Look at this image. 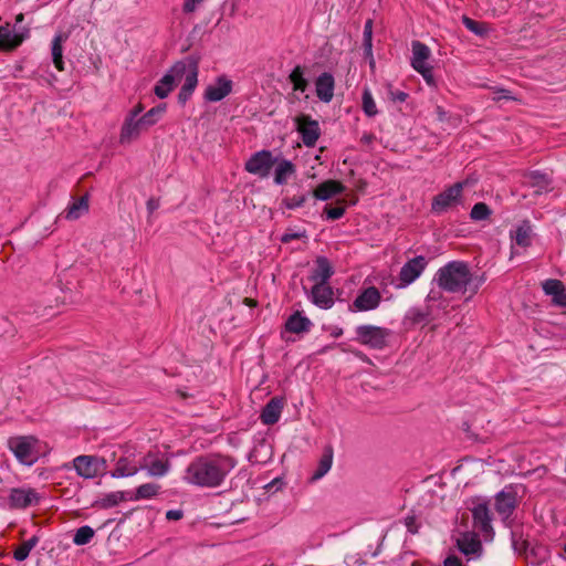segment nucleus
Here are the masks:
<instances>
[{
    "label": "nucleus",
    "mask_w": 566,
    "mask_h": 566,
    "mask_svg": "<svg viewBox=\"0 0 566 566\" xmlns=\"http://www.w3.org/2000/svg\"><path fill=\"white\" fill-rule=\"evenodd\" d=\"M235 465L237 461L229 455H201L189 463L184 480L201 488H217Z\"/></svg>",
    "instance_id": "f257e3e1"
},
{
    "label": "nucleus",
    "mask_w": 566,
    "mask_h": 566,
    "mask_svg": "<svg viewBox=\"0 0 566 566\" xmlns=\"http://www.w3.org/2000/svg\"><path fill=\"white\" fill-rule=\"evenodd\" d=\"M434 281L440 289L449 293H465L469 290L471 295H474L484 282V277H475L468 263L451 261L437 271Z\"/></svg>",
    "instance_id": "f03ea898"
},
{
    "label": "nucleus",
    "mask_w": 566,
    "mask_h": 566,
    "mask_svg": "<svg viewBox=\"0 0 566 566\" xmlns=\"http://www.w3.org/2000/svg\"><path fill=\"white\" fill-rule=\"evenodd\" d=\"M198 61L191 56L178 61L168 71L167 74L170 76L174 84L184 81L178 94V99L180 103L185 104L193 93L198 84Z\"/></svg>",
    "instance_id": "7ed1b4c3"
},
{
    "label": "nucleus",
    "mask_w": 566,
    "mask_h": 566,
    "mask_svg": "<svg viewBox=\"0 0 566 566\" xmlns=\"http://www.w3.org/2000/svg\"><path fill=\"white\" fill-rule=\"evenodd\" d=\"M165 112V105L156 106L149 109L142 117H137L136 119L125 118L120 135L119 143L120 144H130L133 140H136L143 130L149 128L155 125L159 117Z\"/></svg>",
    "instance_id": "20e7f679"
},
{
    "label": "nucleus",
    "mask_w": 566,
    "mask_h": 566,
    "mask_svg": "<svg viewBox=\"0 0 566 566\" xmlns=\"http://www.w3.org/2000/svg\"><path fill=\"white\" fill-rule=\"evenodd\" d=\"M523 493L524 489L521 485L509 484L494 496V510L504 523L513 515L521 503ZM505 526L510 527L509 524H505Z\"/></svg>",
    "instance_id": "39448f33"
},
{
    "label": "nucleus",
    "mask_w": 566,
    "mask_h": 566,
    "mask_svg": "<svg viewBox=\"0 0 566 566\" xmlns=\"http://www.w3.org/2000/svg\"><path fill=\"white\" fill-rule=\"evenodd\" d=\"M511 543L514 552L526 558L543 562L548 557L547 546L531 537L530 533H511Z\"/></svg>",
    "instance_id": "423d86ee"
},
{
    "label": "nucleus",
    "mask_w": 566,
    "mask_h": 566,
    "mask_svg": "<svg viewBox=\"0 0 566 566\" xmlns=\"http://www.w3.org/2000/svg\"><path fill=\"white\" fill-rule=\"evenodd\" d=\"M357 340L374 349H382L387 345L390 332L374 325H360L356 328Z\"/></svg>",
    "instance_id": "0eeeda50"
},
{
    "label": "nucleus",
    "mask_w": 566,
    "mask_h": 566,
    "mask_svg": "<svg viewBox=\"0 0 566 566\" xmlns=\"http://www.w3.org/2000/svg\"><path fill=\"white\" fill-rule=\"evenodd\" d=\"M275 164L276 158L273 157L270 150H260L247 160L244 168L249 174L266 178Z\"/></svg>",
    "instance_id": "6e6552de"
},
{
    "label": "nucleus",
    "mask_w": 566,
    "mask_h": 566,
    "mask_svg": "<svg viewBox=\"0 0 566 566\" xmlns=\"http://www.w3.org/2000/svg\"><path fill=\"white\" fill-rule=\"evenodd\" d=\"M10 450L21 463L32 464L36 460L35 439L32 437H14L8 442Z\"/></svg>",
    "instance_id": "1a4fd4ad"
},
{
    "label": "nucleus",
    "mask_w": 566,
    "mask_h": 566,
    "mask_svg": "<svg viewBox=\"0 0 566 566\" xmlns=\"http://www.w3.org/2000/svg\"><path fill=\"white\" fill-rule=\"evenodd\" d=\"M296 130L301 134L305 146L313 147L321 136V128L317 120L311 116L301 114L295 117Z\"/></svg>",
    "instance_id": "9d476101"
},
{
    "label": "nucleus",
    "mask_w": 566,
    "mask_h": 566,
    "mask_svg": "<svg viewBox=\"0 0 566 566\" xmlns=\"http://www.w3.org/2000/svg\"><path fill=\"white\" fill-rule=\"evenodd\" d=\"M73 462L78 475L86 479L96 476L106 463L104 459L93 455H78Z\"/></svg>",
    "instance_id": "9b49d317"
},
{
    "label": "nucleus",
    "mask_w": 566,
    "mask_h": 566,
    "mask_svg": "<svg viewBox=\"0 0 566 566\" xmlns=\"http://www.w3.org/2000/svg\"><path fill=\"white\" fill-rule=\"evenodd\" d=\"M40 499V494L34 489L30 488L12 489L9 495L10 505L14 509L35 506L39 504Z\"/></svg>",
    "instance_id": "f8f14e48"
},
{
    "label": "nucleus",
    "mask_w": 566,
    "mask_h": 566,
    "mask_svg": "<svg viewBox=\"0 0 566 566\" xmlns=\"http://www.w3.org/2000/svg\"><path fill=\"white\" fill-rule=\"evenodd\" d=\"M427 264L428 262L422 255L416 256L405 263L399 273L400 286H407L415 282L424 271Z\"/></svg>",
    "instance_id": "ddd939ff"
},
{
    "label": "nucleus",
    "mask_w": 566,
    "mask_h": 566,
    "mask_svg": "<svg viewBox=\"0 0 566 566\" xmlns=\"http://www.w3.org/2000/svg\"><path fill=\"white\" fill-rule=\"evenodd\" d=\"M142 469L146 470L150 476H164L170 469V462L167 458L158 457L151 452H148L140 460Z\"/></svg>",
    "instance_id": "4468645a"
},
{
    "label": "nucleus",
    "mask_w": 566,
    "mask_h": 566,
    "mask_svg": "<svg viewBox=\"0 0 566 566\" xmlns=\"http://www.w3.org/2000/svg\"><path fill=\"white\" fill-rule=\"evenodd\" d=\"M455 543L459 551L465 556L480 557L482 554L480 533H460Z\"/></svg>",
    "instance_id": "2eb2a0df"
},
{
    "label": "nucleus",
    "mask_w": 566,
    "mask_h": 566,
    "mask_svg": "<svg viewBox=\"0 0 566 566\" xmlns=\"http://www.w3.org/2000/svg\"><path fill=\"white\" fill-rule=\"evenodd\" d=\"M462 184L458 182L449 187L443 192L436 196L432 200L431 209L434 212H442L451 207L460 198Z\"/></svg>",
    "instance_id": "dca6fc26"
},
{
    "label": "nucleus",
    "mask_w": 566,
    "mask_h": 566,
    "mask_svg": "<svg viewBox=\"0 0 566 566\" xmlns=\"http://www.w3.org/2000/svg\"><path fill=\"white\" fill-rule=\"evenodd\" d=\"M231 91L232 81L222 75L206 88L205 98L209 102H219L228 96Z\"/></svg>",
    "instance_id": "f3484780"
},
{
    "label": "nucleus",
    "mask_w": 566,
    "mask_h": 566,
    "mask_svg": "<svg viewBox=\"0 0 566 566\" xmlns=\"http://www.w3.org/2000/svg\"><path fill=\"white\" fill-rule=\"evenodd\" d=\"M381 300L379 291L375 286L365 289L354 301L357 311H371L378 307Z\"/></svg>",
    "instance_id": "a211bd4d"
},
{
    "label": "nucleus",
    "mask_w": 566,
    "mask_h": 566,
    "mask_svg": "<svg viewBox=\"0 0 566 566\" xmlns=\"http://www.w3.org/2000/svg\"><path fill=\"white\" fill-rule=\"evenodd\" d=\"M28 31L24 33H13L9 23L0 25V51H13L25 39Z\"/></svg>",
    "instance_id": "6ab92c4d"
},
{
    "label": "nucleus",
    "mask_w": 566,
    "mask_h": 566,
    "mask_svg": "<svg viewBox=\"0 0 566 566\" xmlns=\"http://www.w3.org/2000/svg\"><path fill=\"white\" fill-rule=\"evenodd\" d=\"M285 400L282 397H273L263 408L261 412V421L264 424H274L279 421Z\"/></svg>",
    "instance_id": "aec40b11"
},
{
    "label": "nucleus",
    "mask_w": 566,
    "mask_h": 566,
    "mask_svg": "<svg viewBox=\"0 0 566 566\" xmlns=\"http://www.w3.org/2000/svg\"><path fill=\"white\" fill-rule=\"evenodd\" d=\"M315 87H316V95L321 101L328 103L333 99L335 81L331 73H327V72L322 73L316 78Z\"/></svg>",
    "instance_id": "412c9836"
},
{
    "label": "nucleus",
    "mask_w": 566,
    "mask_h": 566,
    "mask_svg": "<svg viewBox=\"0 0 566 566\" xmlns=\"http://www.w3.org/2000/svg\"><path fill=\"white\" fill-rule=\"evenodd\" d=\"M333 290L327 283L314 284L312 287V301L322 308H331L334 304Z\"/></svg>",
    "instance_id": "4be33fe9"
},
{
    "label": "nucleus",
    "mask_w": 566,
    "mask_h": 566,
    "mask_svg": "<svg viewBox=\"0 0 566 566\" xmlns=\"http://www.w3.org/2000/svg\"><path fill=\"white\" fill-rule=\"evenodd\" d=\"M90 209V198L88 195H84L78 199H74L67 208L62 212L66 220L74 221L80 219L82 216L86 214Z\"/></svg>",
    "instance_id": "5701e85b"
},
{
    "label": "nucleus",
    "mask_w": 566,
    "mask_h": 566,
    "mask_svg": "<svg viewBox=\"0 0 566 566\" xmlns=\"http://www.w3.org/2000/svg\"><path fill=\"white\" fill-rule=\"evenodd\" d=\"M472 516L474 521V525L480 528V531H493L492 527V513L489 509V505L484 502L478 503L472 509Z\"/></svg>",
    "instance_id": "b1692460"
},
{
    "label": "nucleus",
    "mask_w": 566,
    "mask_h": 566,
    "mask_svg": "<svg viewBox=\"0 0 566 566\" xmlns=\"http://www.w3.org/2000/svg\"><path fill=\"white\" fill-rule=\"evenodd\" d=\"M411 46H412L411 66L415 70H420L426 66H429L428 61L431 57V50L429 49V46L423 44L420 41H413Z\"/></svg>",
    "instance_id": "393cba45"
},
{
    "label": "nucleus",
    "mask_w": 566,
    "mask_h": 566,
    "mask_svg": "<svg viewBox=\"0 0 566 566\" xmlns=\"http://www.w3.org/2000/svg\"><path fill=\"white\" fill-rule=\"evenodd\" d=\"M525 182L535 189L536 195H542L552 190V179L547 174L531 171L525 175Z\"/></svg>",
    "instance_id": "a878e982"
},
{
    "label": "nucleus",
    "mask_w": 566,
    "mask_h": 566,
    "mask_svg": "<svg viewBox=\"0 0 566 566\" xmlns=\"http://www.w3.org/2000/svg\"><path fill=\"white\" fill-rule=\"evenodd\" d=\"M542 286L547 295L553 296L554 303L566 306V289L562 281L549 279L544 281Z\"/></svg>",
    "instance_id": "bb28decb"
},
{
    "label": "nucleus",
    "mask_w": 566,
    "mask_h": 566,
    "mask_svg": "<svg viewBox=\"0 0 566 566\" xmlns=\"http://www.w3.org/2000/svg\"><path fill=\"white\" fill-rule=\"evenodd\" d=\"M345 187L339 181L326 180L314 189L313 196L318 200H327L338 193H342Z\"/></svg>",
    "instance_id": "cd10ccee"
},
{
    "label": "nucleus",
    "mask_w": 566,
    "mask_h": 566,
    "mask_svg": "<svg viewBox=\"0 0 566 566\" xmlns=\"http://www.w3.org/2000/svg\"><path fill=\"white\" fill-rule=\"evenodd\" d=\"M142 469L140 462L136 463L134 460L122 457L117 460L114 471L112 472L113 478H125L135 475Z\"/></svg>",
    "instance_id": "c85d7f7f"
},
{
    "label": "nucleus",
    "mask_w": 566,
    "mask_h": 566,
    "mask_svg": "<svg viewBox=\"0 0 566 566\" xmlns=\"http://www.w3.org/2000/svg\"><path fill=\"white\" fill-rule=\"evenodd\" d=\"M315 265L311 280L314 281L315 284L327 283L328 279L333 275L329 261L324 256H318L315 261Z\"/></svg>",
    "instance_id": "c756f323"
},
{
    "label": "nucleus",
    "mask_w": 566,
    "mask_h": 566,
    "mask_svg": "<svg viewBox=\"0 0 566 566\" xmlns=\"http://www.w3.org/2000/svg\"><path fill=\"white\" fill-rule=\"evenodd\" d=\"M311 326L312 322L300 312L292 314L285 323V329L294 334L308 332Z\"/></svg>",
    "instance_id": "7c9ffc66"
},
{
    "label": "nucleus",
    "mask_w": 566,
    "mask_h": 566,
    "mask_svg": "<svg viewBox=\"0 0 566 566\" xmlns=\"http://www.w3.org/2000/svg\"><path fill=\"white\" fill-rule=\"evenodd\" d=\"M333 464V449L332 447H327L324 449V452L319 459L318 465L316 470L313 472L310 478V482L314 483L321 480L327 472L331 470Z\"/></svg>",
    "instance_id": "2f4dec72"
},
{
    "label": "nucleus",
    "mask_w": 566,
    "mask_h": 566,
    "mask_svg": "<svg viewBox=\"0 0 566 566\" xmlns=\"http://www.w3.org/2000/svg\"><path fill=\"white\" fill-rule=\"evenodd\" d=\"M67 40V35L64 33L56 34L52 40V60L53 64L59 71H64L63 62V43Z\"/></svg>",
    "instance_id": "473e14b6"
},
{
    "label": "nucleus",
    "mask_w": 566,
    "mask_h": 566,
    "mask_svg": "<svg viewBox=\"0 0 566 566\" xmlns=\"http://www.w3.org/2000/svg\"><path fill=\"white\" fill-rule=\"evenodd\" d=\"M295 166L286 159L281 161L276 160V168L274 174V182L277 185L286 184L287 179L295 174Z\"/></svg>",
    "instance_id": "72a5a7b5"
},
{
    "label": "nucleus",
    "mask_w": 566,
    "mask_h": 566,
    "mask_svg": "<svg viewBox=\"0 0 566 566\" xmlns=\"http://www.w3.org/2000/svg\"><path fill=\"white\" fill-rule=\"evenodd\" d=\"M515 243L520 247L527 248L532 243V227L528 221H523L515 230Z\"/></svg>",
    "instance_id": "f704fd0d"
},
{
    "label": "nucleus",
    "mask_w": 566,
    "mask_h": 566,
    "mask_svg": "<svg viewBox=\"0 0 566 566\" xmlns=\"http://www.w3.org/2000/svg\"><path fill=\"white\" fill-rule=\"evenodd\" d=\"M39 543L38 536H32L31 538L23 541L13 552L14 559L22 562L27 559L32 548Z\"/></svg>",
    "instance_id": "c9c22d12"
},
{
    "label": "nucleus",
    "mask_w": 566,
    "mask_h": 566,
    "mask_svg": "<svg viewBox=\"0 0 566 566\" xmlns=\"http://www.w3.org/2000/svg\"><path fill=\"white\" fill-rule=\"evenodd\" d=\"M289 80L293 84L294 91L305 92L308 86L307 80L303 76V69L300 65L294 67L289 75Z\"/></svg>",
    "instance_id": "e433bc0d"
},
{
    "label": "nucleus",
    "mask_w": 566,
    "mask_h": 566,
    "mask_svg": "<svg viewBox=\"0 0 566 566\" xmlns=\"http://www.w3.org/2000/svg\"><path fill=\"white\" fill-rule=\"evenodd\" d=\"M462 22L468 30L480 36L486 35L490 30L486 23L475 21L467 15L462 17Z\"/></svg>",
    "instance_id": "4c0bfd02"
},
{
    "label": "nucleus",
    "mask_w": 566,
    "mask_h": 566,
    "mask_svg": "<svg viewBox=\"0 0 566 566\" xmlns=\"http://www.w3.org/2000/svg\"><path fill=\"white\" fill-rule=\"evenodd\" d=\"M175 86L176 84H174L170 76L168 74H165L155 86L154 92L159 98H165L169 95V93L174 90Z\"/></svg>",
    "instance_id": "58836bf2"
},
{
    "label": "nucleus",
    "mask_w": 566,
    "mask_h": 566,
    "mask_svg": "<svg viewBox=\"0 0 566 566\" xmlns=\"http://www.w3.org/2000/svg\"><path fill=\"white\" fill-rule=\"evenodd\" d=\"M363 46L366 57H371L373 50V21L368 19L364 27Z\"/></svg>",
    "instance_id": "ea45409f"
},
{
    "label": "nucleus",
    "mask_w": 566,
    "mask_h": 566,
    "mask_svg": "<svg viewBox=\"0 0 566 566\" xmlns=\"http://www.w3.org/2000/svg\"><path fill=\"white\" fill-rule=\"evenodd\" d=\"M159 485L155 483H145L137 488L135 499H151L157 495Z\"/></svg>",
    "instance_id": "a19ab883"
},
{
    "label": "nucleus",
    "mask_w": 566,
    "mask_h": 566,
    "mask_svg": "<svg viewBox=\"0 0 566 566\" xmlns=\"http://www.w3.org/2000/svg\"><path fill=\"white\" fill-rule=\"evenodd\" d=\"M361 99H363V109H364L365 114L369 117L375 116L378 113V111H377L374 97L369 90L366 88L363 92Z\"/></svg>",
    "instance_id": "79ce46f5"
},
{
    "label": "nucleus",
    "mask_w": 566,
    "mask_h": 566,
    "mask_svg": "<svg viewBox=\"0 0 566 566\" xmlns=\"http://www.w3.org/2000/svg\"><path fill=\"white\" fill-rule=\"evenodd\" d=\"M490 214H491V209L484 202L475 203L470 212V217L476 221L485 220L490 217Z\"/></svg>",
    "instance_id": "37998d69"
},
{
    "label": "nucleus",
    "mask_w": 566,
    "mask_h": 566,
    "mask_svg": "<svg viewBox=\"0 0 566 566\" xmlns=\"http://www.w3.org/2000/svg\"><path fill=\"white\" fill-rule=\"evenodd\" d=\"M306 198L307 197L305 195L287 197L283 199V203L287 209H295L303 206Z\"/></svg>",
    "instance_id": "c03bdc74"
},
{
    "label": "nucleus",
    "mask_w": 566,
    "mask_h": 566,
    "mask_svg": "<svg viewBox=\"0 0 566 566\" xmlns=\"http://www.w3.org/2000/svg\"><path fill=\"white\" fill-rule=\"evenodd\" d=\"M324 212L326 213L327 219L337 220V219H339V218H342L344 216L345 208L342 207V206H338V207H328V206H326L325 209H324Z\"/></svg>",
    "instance_id": "a18cd8bd"
},
{
    "label": "nucleus",
    "mask_w": 566,
    "mask_h": 566,
    "mask_svg": "<svg viewBox=\"0 0 566 566\" xmlns=\"http://www.w3.org/2000/svg\"><path fill=\"white\" fill-rule=\"evenodd\" d=\"M493 93H494V96L492 97V99L494 102H500L502 99H507V101L516 99L514 96L511 95V92L505 88H494Z\"/></svg>",
    "instance_id": "49530a36"
},
{
    "label": "nucleus",
    "mask_w": 566,
    "mask_h": 566,
    "mask_svg": "<svg viewBox=\"0 0 566 566\" xmlns=\"http://www.w3.org/2000/svg\"><path fill=\"white\" fill-rule=\"evenodd\" d=\"M206 0H185L182 6V11L186 14L192 13L197 10V8L203 3Z\"/></svg>",
    "instance_id": "de8ad7c7"
},
{
    "label": "nucleus",
    "mask_w": 566,
    "mask_h": 566,
    "mask_svg": "<svg viewBox=\"0 0 566 566\" xmlns=\"http://www.w3.org/2000/svg\"><path fill=\"white\" fill-rule=\"evenodd\" d=\"M95 533H74L73 542L76 545H85L91 542Z\"/></svg>",
    "instance_id": "09e8293b"
},
{
    "label": "nucleus",
    "mask_w": 566,
    "mask_h": 566,
    "mask_svg": "<svg viewBox=\"0 0 566 566\" xmlns=\"http://www.w3.org/2000/svg\"><path fill=\"white\" fill-rule=\"evenodd\" d=\"M416 71L422 75V77L424 78V81L427 82L428 85L433 86L436 84L434 77L432 74V67L430 65L426 66L423 69H420V70H416Z\"/></svg>",
    "instance_id": "8fccbe9b"
},
{
    "label": "nucleus",
    "mask_w": 566,
    "mask_h": 566,
    "mask_svg": "<svg viewBox=\"0 0 566 566\" xmlns=\"http://www.w3.org/2000/svg\"><path fill=\"white\" fill-rule=\"evenodd\" d=\"M405 526L411 531L412 528H419L422 526L421 523H418L417 522V517L415 515H408L407 517H405Z\"/></svg>",
    "instance_id": "3c124183"
},
{
    "label": "nucleus",
    "mask_w": 566,
    "mask_h": 566,
    "mask_svg": "<svg viewBox=\"0 0 566 566\" xmlns=\"http://www.w3.org/2000/svg\"><path fill=\"white\" fill-rule=\"evenodd\" d=\"M123 500H124L123 493L117 492V493H112V494L107 495L105 501L107 502L108 505H116L118 502H120Z\"/></svg>",
    "instance_id": "603ef678"
},
{
    "label": "nucleus",
    "mask_w": 566,
    "mask_h": 566,
    "mask_svg": "<svg viewBox=\"0 0 566 566\" xmlns=\"http://www.w3.org/2000/svg\"><path fill=\"white\" fill-rule=\"evenodd\" d=\"M443 566H463V564L459 557L450 555L444 559Z\"/></svg>",
    "instance_id": "864d4df0"
},
{
    "label": "nucleus",
    "mask_w": 566,
    "mask_h": 566,
    "mask_svg": "<svg viewBox=\"0 0 566 566\" xmlns=\"http://www.w3.org/2000/svg\"><path fill=\"white\" fill-rule=\"evenodd\" d=\"M407 96L408 95L402 91H390V98L394 102H405Z\"/></svg>",
    "instance_id": "5fc2aeb1"
},
{
    "label": "nucleus",
    "mask_w": 566,
    "mask_h": 566,
    "mask_svg": "<svg viewBox=\"0 0 566 566\" xmlns=\"http://www.w3.org/2000/svg\"><path fill=\"white\" fill-rule=\"evenodd\" d=\"M184 512L181 510H170L166 513V518L170 521H177L182 518Z\"/></svg>",
    "instance_id": "6e6d98bb"
},
{
    "label": "nucleus",
    "mask_w": 566,
    "mask_h": 566,
    "mask_svg": "<svg viewBox=\"0 0 566 566\" xmlns=\"http://www.w3.org/2000/svg\"><path fill=\"white\" fill-rule=\"evenodd\" d=\"M302 237H304V233L287 232V233L283 234L281 241L284 242V243H289L292 240H296V239H300Z\"/></svg>",
    "instance_id": "4d7b16f0"
},
{
    "label": "nucleus",
    "mask_w": 566,
    "mask_h": 566,
    "mask_svg": "<svg viewBox=\"0 0 566 566\" xmlns=\"http://www.w3.org/2000/svg\"><path fill=\"white\" fill-rule=\"evenodd\" d=\"M144 111V107L143 105L139 103L137 104L129 113L128 115L126 116V118H132V119H136L137 117H139L140 113Z\"/></svg>",
    "instance_id": "13d9d810"
},
{
    "label": "nucleus",
    "mask_w": 566,
    "mask_h": 566,
    "mask_svg": "<svg viewBox=\"0 0 566 566\" xmlns=\"http://www.w3.org/2000/svg\"><path fill=\"white\" fill-rule=\"evenodd\" d=\"M159 208V200L155 198H150L147 201V210L149 213H153L155 210Z\"/></svg>",
    "instance_id": "bf43d9fd"
},
{
    "label": "nucleus",
    "mask_w": 566,
    "mask_h": 566,
    "mask_svg": "<svg viewBox=\"0 0 566 566\" xmlns=\"http://www.w3.org/2000/svg\"><path fill=\"white\" fill-rule=\"evenodd\" d=\"M375 139L373 134H364L360 138V142L365 145H369Z\"/></svg>",
    "instance_id": "052dcab7"
},
{
    "label": "nucleus",
    "mask_w": 566,
    "mask_h": 566,
    "mask_svg": "<svg viewBox=\"0 0 566 566\" xmlns=\"http://www.w3.org/2000/svg\"><path fill=\"white\" fill-rule=\"evenodd\" d=\"M283 482L281 479H274L269 485L268 488L269 489H272V488H276V489H280L282 486Z\"/></svg>",
    "instance_id": "680f3d73"
},
{
    "label": "nucleus",
    "mask_w": 566,
    "mask_h": 566,
    "mask_svg": "<svg viewBox=\"0 0 566 566\" xmlns=\"http://www.w3.org/2000/svg\"><path fill=\"white\" fill-rule=\"evenodd\" d=\"M384 539H385V535H381L379 538L380 543H382ZM380 546H381V544H379L375 551L369 553L371 557H376L380 553Z\"/></svg>",
    "instance_id": "e2e57ef3"
},
{
    "label": "nucleus",
    "mask_w": 566,
    "mask_h": 566,
    "mask_svg": "<svg viewBox=\"0 0 566 566\" xmlns=\"http://www.w3.org/2000/svg\"><path fill=\"white\" fill-rule=\"evenodd\" d=\"M436 112H437L439 119L443 120L446 117V112L443 111V108L440 106H437Z\"/></svg>",
    "instance_id": "0e129e2a"
},
{
    "label": "nucleus",
    "mask_w": 566,
    "mask_h": 566,
    "mask_svg": "<svg viewBox=\"0 0 566 566\" xmlns=\"http://www.w3.org/2000/svg\"><path fill=\"white\" fill-rule=\"evenodd\" d=\"M23 19H24L23 14H22V13H20V14H18V15H17V18H15V22H17V23H20V22H22V21H23Z\"/></svg>",
    "instance_id": "69168bd1"
},
{
    "label": "nucleus",
    "mask_w": 566,
    "mask_h": 566,
    "mask_svg": "<svg viewBox=\"0 0 566 566\" xmlns=\"http://www.w3.org/2000/svg\"><path fill=\"white\" fill-rule=\"evenodd\" d=\"M369 60V65L371 69L375 67V60H374V56L371 55V57H367Z\"/></svg>",
    "instance_id": "338daca9"
},
{
    "label": "nucleus",
    "mask_w": 566,
    "mask_h": 566,
    "mask_svg": "<svg viewBox=\"0 0 566 566\" xmlns=\"http://www.w3.org/2000/svg\"><path fill=\"white\" fill-rule=\"evenodd\" d=\"M245 303H247L248 305H250V306L255 305V302H254L253 300H251V298H245Z\"/></svg>",
    "instance_id": "774afa93"
}]
</instances>
